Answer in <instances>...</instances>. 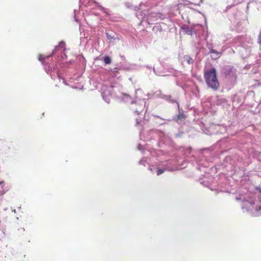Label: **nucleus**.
I'll return each mask as SVG.
<instances>
[{
    "instance_id": "obj_1",
    "label": "nucleus",
    "mask_w": 261,
    "mask_h": 261,
    "mask_svg": "<svg viewBox=\"0 0 261 261\" xmlns=\"http://www.w3.org/2000/svg\"><path fill=\"white\" fill-rule=\"evenodd\" d=\"M204 78L207 86L214 91L217 90L220 84L218 81L216 70L214 67L204 70Z\"/></svg>"
},
{
    "instance_id": "obj_2",
    "label": "nucleus",
    "mask_w": 261,
    "mask_h": 261,
    "mask_svg": "<svg viewBox=\"0 0 261 261\" xmlns=\"http://www.w3.org/2000/svg\"><path fill=\"white\" fill-rule=\"evenodd\" d=\"M210 53L214 54L213 56H212V58L214 60L218 59L220 57L221 54L220 53L213 49H211L210 50Z\"/></svg>"
},
{
    "instance_id": "obj_3",
    "label": "nucleus",
    "mask_w": 261,
    "mask_h": 261,
    "mask_svg": "<svg viewBox=\"0 0 261 261\" xmlns=\"http://www.w3.org/2000/svg\"><path fill=\"white\" fill-rule=\"evenodd\" d=\"M184 60L189 64H192L194 62L193 59L188 55H186L184 57Z\"/></svg>"
},
{
    "instance_id": "obj_4",
    "label": "nucleus",
    "mask_w": 261,
    "mask_h": 261,
    "mask_svg": "<svg viewBox=\"0 0 261 261\" xmlns=\"http://www.w3.org/2000/svg\"><path fill=\"white\" fill-rule=\"evenodd\" d=\"M65 46V43L63 42H60L58 46H56L54 49V53L56 52L58 48H64Z\"/></svg>"
},
{
    "instance_id": "obj_5",
    "label": "nucleus",
    "mask_w": 261,
    "mask_h": 261,
    "mask_svg": "<svg viewBox=\"0 0 261 261\" xmlns=\"http://www.w3.org/2000/svg\"><path fill=\"white\" fill-rule=\"evenodd\" d=\"M103 61L106 64H109L111 63V59L110 57L107 56L103 58Z\"/></svg>"
},
{
    "instance_id": "obj_6",
    "label": "nucleus",
    "mask_w": 261,
    "mask_h": 261,
    "mask_svg": "<svg viewBox=\"0 0 261 261\" xmlns=\"http://www.w3.org/2000/svg\"><path fill=\"white\" fill-rule=\"evenodd\" d=\"M186 116L184 114L180 113L177 116V120H182L185 119Z\"/></svg>"
},
{
    "instance_id": "obj_7",
    "label": "nucleus",
    "mask_w": 261,
    "mask_h": 261,
    "mask_svg": "<svg viewBox=\"0 0 261 261\" xmlns=\"http://www.w3.org/2000/svg\"><path fill=\"white\" fill-rule=\"evenodd\" d=\"M165 171V169H158L157 170V175H160L161 174L163 173Z\"/></svg>"
},
{
    "instance_id": "obj_8",
    "label": "nucleus",
    "mask_w": 261,
    "mask_h": 261,
    "mask_svg": "<svg viewBox=\"0 0 261 261\" xmlns=\"http://www.w3.org/2000/svg\"><path fill=\"white\" fill-rule=\"evenodd\" d=\"M45 58L46 57L44 55H39V56H38V60L40 61H42V62L45 59Z\"/></svg>"
},
{
    "instance_id": "obj_9",
    "label": "nucleus",
    "mask_w": 261,
    "mask_h": 261,
    "mask_svg": "<svg viewBox=\"0 0 261 261\" xmlns=\"http://www.w3.org/2000/svg\"><path fill=\"white\" fill-rule=\"evenodd\" d=\"M148 20H149V21H151V19H150L149 18H148Z\"/></svg>"
}]
</instances>
